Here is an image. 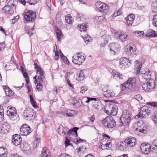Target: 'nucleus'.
Segmentation results:
<instances>
[{
    "label": "nucleus",
    "instance_id": "30",
    "mask_svg": "<svg viewBox=\"0 0 157 157\" xmlns=\"http://www.w3.org/2000/svg\"><path fill=\"white\" fill-rule=\"evenodd\" d=\"M10 109H13V112H12L11 111L7 110V115L9 117H10V116L16 117L17 115V111L15 108H13L12 107H10L9 108Z\"/></svg>",
    "mask_w": 157,
    "mask_h": 157
},
{
    "label": "nucleus",
    "instance_id": "49",
    "mask_svg": "<svg viewBox=\"0 0 157 157\" xmlns=\"http://www.w3.org/2000/svg\"><path fill=\"white\" fill-rule=\"evenodd\" d=\"M35 29L33 28H32L28 31H26V33L28 34L30 36H31L35 33Z\"/></svg>",
    "mask_w": 157,
    "mask_h": 157
},
{
    "label": "nucleus",
    "instance_id": "42",
    "mask_svg": "<svg viewBox=\"0 0 157 157\" xmlns=\"http://www.w3.org/2000/svg\"><path fill=\"white\" fill-rule=\"evenodd\" d=\"M72 104L74 106L77 108L81 106L82 104V102L80 100H76V102L73 103Z\"/></svg>",
    "mask_w": 157,
    "mask_h": 157
},
{
    "label": "nucleus",
    "instance_id": "55",
    "mask_svg": "<svg viewBox=\"0 0 157 157\" xmlns=\"http://www.w3.org/2000/svg\"><path fill=\"white\" fill-rule=\"evenodd\" d=\"M142 98V96L140 94H137L134 96V99L139 101L141 100Z\"/></svg>",
    "mask_w": 157,
    "mask_h": 157
},
{
    "label": "nucleus",
    "instance_id": "16",
    "mask_svg": "<svg viewBox=\"0 0 157 157\" xmlns=\"http://www.w3.org/2000/svg\"><path fill=\"white\" fill-rule=\"evenodd\" d=\"M12 141L15 145L17 146L21 144L22 139L20 135L16 134L13 136V138Z\"/></svg>",
    "mask_w": 157,
    "mask_h": 157
},
{
    "label": "nucleus",
    "instance_id": "13",
    "mask_svg": "<svg viewBox=\"0 0 157 157\" xmlns=\"http://www.w3.org/2000/svg\"><path fill=\"white\" fill-rule=\"evenodd\" d=\"M151 114L150 111L149 109H144V107L142 108L141 110L138 114L135 116L134 118H136V117L138 116V118H145L147 117Z\"/></svg>",
    "mask_w": 157,
    "mask_h": 157
},
{
    "label": "nucleus",
    "instance_id": "18",
    "mask_svg": "<svg viewBox=\"0 0 157 157\" xmlns=\"http://www.w3.org/2000/svg\"><path fill=\"white\" fill-rule=\"evenodd\" d=\"M135 18V16L133 14H130L125 18L127 24L128 26L131 25L133 22Z\"/></svg>",
    "mask_w": 157,
    "mask_h": 157
},
{
    "label": "nucleus",
    "instance_id": "37",
    "mask_svg": "<svg viewBox=\"0 0 157 157\" xmlns=\"http://www.w3.org/2000/svg\"><path fill=\"white\" fill-rule=\"evenodd\" d=\"M30 102L32 106L34 108H36L38 107V106L36 104L35 101L34 100L33 98V97L32 95H30L29 96Z\"/></svg>",
    "mask_w": 157,
    "mask_h": 157
},
{
    "label": "nucleus",
    "instance_id": "34",
    "mask_svg": "<svg viewBox=\"0 0 157 157\" xmlns=\"http://www.w3.org/2000/svg\"><path fill=\"white\" fill-rule=\"evenodd\" d=\"M84 77L85 75L83 72L82 71H81L78 74V75L76 79L78 81H81L84 79Z\"/></svg>",
    "mask_w": 157,
    "mask_h": 157
},
{
    "label": "nucleus",
    "instance_id": "32",
    "mask_svg": "<svg viewBox=\"0 0 157 157\" xmlns=\"http://www.w3.org/2000/svg\"><path fill=\"white\" fill-rule=\"evenodd\" d=\"M7 149L4 147H0V157H6Z\"/></svg>",
    "mask_w": 157,
    "mask_h": 157
},
{
    "label": "nucleus",
    "instance_id": "24",
    "mask_svg": "<svg viewBox=\"0 0 157 157\" xmlns=\"http://www.w3.org/2000/svg\"><path fill=\"white\" fill-rule=\"evenodd\" d=\"M147 84L149 92H150L155 88V82L154 80L152 79H150V80H149V81L147 82Z\"/></svg>",
    "mask_w": 157,
    "mask_h": 157
},
{
    "label": "nucleus",
    "instance_id": "45",
    "mask_svg": "<svg viewBox=\"0 0 157 157\" xmlns=\"http://www.w3.org/2000/svg\"><path fill=\"white\" fill-rule=\"evenodd\" d=\"M42 82H40L38 80L36 87V89L38 91H41L42 90V89L43 87V85L41 83Z\"/></svg>",
    "mask_w": 157,
    "mask_h": 157
},
{
    "label": "nucleus",
    "instance_id": "31",
    "mask_svg": "<svg viewBox=\"0 0 157 157\" xmlns=\"http://www.w3.org/2000/svg\"><path fill=\"white\" fill-rule=\"evenodd\" d=\"M145 73L144 75H142V77L144 79H145L146 80H147L148 79L150 80L151 79V72L150 71L148 70V71H145Z\"/></svg>",
    "mask_w": 157,
    "mask_h": 157
},
{
    "label": "nucleus",
    "instance_id": "43",
    "mask_svg": "<svg viewBox=\"0 0 157 157\" xmlns=\"http://www.w3.org/2000/svg\"><path fill=\"white\" fill-rule=\"evenodd\" d=\"M39 1V0H27V3L30 5H34Z\"/></svg>",
    "mask_w": 157,
    "mask_h": 157
},
{
    "label": "nucleus",
    "instance_id": "20",
    "mask_svg": "<svg viewBox=\"0 0 157 157\" xmlns=\"http://www.w3.org/2000/svg\"><path fill=\"white\" fill-rule=\"evenodd\" d=\"M3 89L4 90L7 96L11 97L13 95L14 92L13 91L11 90L8 86H4Z\"/></svg>",
    "mask_w": 157,
    "mask_h": 157
},
{
    "label": "nucleus",
    "instance_id": "11",
    "mask_svg": "<svg viewBox=\"0 0 157 157\" xmlns=\"http://www.w3.org/2000/svg\"><path fill=\"white\" fill-rule=\"evenodd\" d=\"M114 35L116 38L119 39L123 42L127 41L128 38L126 34L123 33L121 31L115 32Z\"/></svg>",
    "mask_w": 157,
    "mask_h": 157
},
{
    "label": "nucleus",
    "instance_id": "41",
    "mask_svg": "<svg viewBox=\"0 0 157 157\" xmlns=\"http://www.w3.org/2000/svg\"><path fill=\"white\" fill-rule=\"evenodd\" d=\"M123 120H122L121 118H120V121L122 123V124H124L125 125H128L130 122V118H122Z\"/></svg>",
    "mask_w": 157,
    "mask_h": 157
},
{
    "label": "nucleus",
    "instance_id": "2",
    "mask_svg": "<svg viewBox=\"0 0 157 157\" xmlns=\"http://www.w3.org/2000/svg\"><path fill=\"white\" fill-rule=\"evenodd\" d=\"M134 130L136 134L140 136H144L147 133V128L146 125L142 121H139L136 124Z\"/></svg>",
    "mask_w": 157,
    "mask_h": 157
},
{
    "label": "nucleus",
    "instance_id": "17",
    "mask_svg": "<svg viewBox=\"0 0 157 157\" xmlns=\"http://www.w3.org/2000/svg\"><path fill=\"white\" fill-rule=\"evenodd\" d=\"M102 90L104 95L106 97H113L114 96L115 94L113 91L110 90L105 87L102 89Z\"/></svg>",
    "mask_w": 157,
    "mask_h": 157
},
{
    "label": "nucleus",
    "instance_id": "56",
    "mask_svg": "<svg viewBox=\"0 0 157 157\" xmlns=\"http://www.w3.org/2000/svg\"><path fill=\"white\" fill-rule=\"evenodd\" d=\"M121 13V10L119 9L118 10H117L116 12H114V15L116 17L120 15Z\"/></svg>",
    "mask_w": 157,
    "mask_h": 157
},
{
    "label": "nucleus",
    "instance_id": "60",
    "mask_svg": "<svg viewBox=\"0 0 157 157\" xmlns=\"http://www.w3.org/2000/svg\"><path fill=\"white\" fill-rule=\"evenodd\" d=\"M65 146L66 147H67L69 145H70V141L67 138H66L65 141Z\"/></svg>",
    "mask_w": 157,
    "mask_h": 157
},
{
    "label": "nucleus",
    "instance_id": "44",
    "mask_svg": "<svg viewBox=\"0 0 157 157\" xmlns=\"http://www.w3.org/2000/svg\"><path fill=\"white\" fill-rule=\"evenodd\" d=\"M76 16L77 20L78 21H83L85 19V16L82 13H77Z\"/></svg>",
    "mask_w": 157,
    "mask_h": 157
},
{
    "label": "nucleus",
    "instance_id": "51",
    "mask_svg": "<svg viewBox=\"0 0 157 157\" xmlns=\"http://www.w3.org/2000/svg\"><path fill=\"white\" fill-rule=\"evenodd\" d=\"M88 90L87 87L85 86H82L81 87V90L80 92L82 94L84 93L86 91H87Z\"/></svg>",
    "mask_w": 157,
    "mask_h": 157
},
{
    "label": "nucleus",
    "instance_id": "6",
    "mask_svg": "<svg viewBox=\"0 0 157 157\" xmlns=\"http://www.w3.org/2000/svg\"><path fill=\"white\" fill-rule=\"evenodd\" d=\"M136 142V140L135 137L130 136L126 138L124 142L121 144V146L124 147L123 146L124 144H127L128 146L133 147L135 145Z\"/></svg>",
    "mask_w": 157,
    "mask_h": 157
},
{
    "label": "nucleus",
    "instance_id": "38",
    "mask_svg": "<svg viewBox=\"0 0 157 157\" xmlns=\"http://www.w3.org/2000/svg\"><path fill=\"white\" fill-rule=\"evenodd\" d=\"M152 11L155 13H157V1L154 2L151 4Z\"/></svg>",
    "mask_w": 157,
    "mask_h": 157
},
{
    "label": "nucleus",
    "instance_id": "46",
    "mask_svg": "<svg viewBox=\"0 0 157 157\" xmlns=\"http://www.w3.org/2000/svg\"><path fill=\"white\" fill-rule=\"evenodd\" d=\"M79 27L80 30L81 31L84 32L86 30L87 28V26L86 24L83 23L80 25Z\"/></svg>",
    "mask_w": 157,
    "mask_h": 157
},
{
    "label": "nucleus",
    "instance_id": "29",
    "mask_svg": "<svg viewBox=\"0 0 157 157\" xmlns=\"http://www.w3.org/2000/svg\"><path fill=\"white\" fill-rule=\"evenodd\" d=\"M76 110L68 109L67 111L66 116L67 117H73L77 113Z\"/></svg>",
    "mask_w": 157,
    "mask_h": 157
},
{
    "label": "nucleus",
    "instance_id": "64",
    "mask_svg": "<svg viewBox=\"0 0 157 157\" xmlns=\"http://www.w3.org/2000/svg\"><path fill=\"white\" fill-rule=\"evenodd\" d=\"M157 145V139L154 140L152 142V144L151 146Z\"/></svg>",
    "mask_w": 157,
    "mask_h": 157
},
{
    "label": "nucleus",
    "instance_id": "63",
    "mask_svg": "<svg viewBox=\"0 0 157 157\" xmlns=\"http://www.w3.org/2000/svg\"><path fill=\"white\" fill-rule=\"evenodd\" d=\"M59 157H71V156L65 153H62L61 154Z\"/></svg>",
    "mask_w": 157,
    "mask_h": 157
},
{
    "label": "nucleus",
    "instance_id": "1",
    "mask_svg": "<svg viewBox=\"0 0 157 157\" xmlns=\"http://www.w3.org/2000/svg\"><path fill=\"white\" fill-rule=\"evenodd\" d=\"M113 101L111 100L109 101L110 103L106 104L104 110L105 113H106L108 116L105 118H113L111 116H115L116 115L117 113V106L115 105V102H113Z\"/></svg>",
    "mask_w": 157,
    "mask_h": 157
},
{
    "label": "nucleus",
    "instance_id": "47",
    "mask_svg": "<svg viewBox=\"0 0 157 157\" xmlns=\"http://www.w3.org/2000/svg\"><path fill=\"white\" fill-rule=\"evenodd\" d=\"M56 47V51L55 50V46L54 47V49L53 50V52H55V55L54 56L55 59L56 60H58L59 58V52L57 50V48L56 46V45H55Z\"/></svg>",
    "mask_w": 157,
    "mask_h": 157
},
{
    "label": "nucleus",
    "instance_id": "12",
    "mask_svg": "<svg viewBox=\"0 0 157 157\" xmlns=\"http://www.w3.org/2000/svg\"><path fill=\"white\" fill-rule=\"evenodd\" d=\"M140 148L142 153L145 154H148L151 150V145L149 144L146 143L141 144L140 146Z\"/></svg>",
    "mask_w": 157,
    "mask_h": 157
},
{
    "label": "nucleus",
    "instance_id": "26",
    "mask_svg": "<svg viewBox=\"0 0 157 157\" xmlns=\"http://www.w3.org/2000/svg\"><path fill=\"white\" fill-rule=\"evenodd\" d=\"M41 157H51L49 150L46 148H43L41 151Z\"/></svg>",
    "mask_w": 157,
    "mask_h": 157
},
{
    "label": "nucleus",
    "instance_id": "53",
    "mask_svg": "<svg viewBox=\"0 0 157 157\" xmlns=\"http://www.w3.org/2000/svg\"><path fill=\"white\" fill-rule=\"evenodd\" d=\"M34 65L35 66V69L36 70V72H38V71L42 69L41 67L40 66L38 65L36 63L34 62Z\"/></svg>",
    "mask_w": 157,
    "mask_h": 157
},
{
    "label": "nucleus",
    "instance_id": "7",
    "mask_svg": "<svg viewBox=\"0 0 157 157\" xmlns=\"http://www.w3.org/2000/svg\"><path fill=\"white\" fill-rule=\"evenodd\" d=\"M125 83L126 85H125L128 87V89L132 91L135 90V87L136 84V82L135 78H129Z\"/></svg>",
    "mask_w": 157,
    "mask_h": 157
},
{
    "label": "nucleus",
    "instance_id": "5",
    "mask_svg": "<svg viewBox=\"0 0 157 157\" xmlns=\"http://www.w3.org/2000/svg\"><path fill=\"white\" fill-rule=\"evenodd\" d=\"M16 8V6L13 4H11V6L6 5L2 8V11L6 15L10 16L13 14Z\"/></svg>",
    "mask_w": 157,
    "mask_h": 157
},
{
    "label": "nucleus",
    "instance_id": "23",
    "mask_svg": "<svg viewBox=\"0 0 157 157\" xmlns=\"http://www.w3.org/2000/svg\"><path fill=\"white\" fill-rule=\"evenodd\" d=\"M54 30L56 34L57 40L58 41L61 40V36H62L63 33L60 29L56 26L54 27Z\"/></svg>",
    "mask_w": 157,
    "mask_h": 157
},
{
    "label": "nucleus",
    "instance_id": "36",
    "mask_svg": "<svg viewBox=\"0 0 157 157\" xmlns=\"http://www.w3.org/2000/svg\"><path fill=\"white\" fill-rule=\"evenodd\" d=\"M65 21L68 24H72L73 22V18L71 16H69L68 15L65 17Z\"/></svg>",
    "mask_w": 157,
    "mask_h": 157
},
{
    "label": "nucleus",
    "instance_id": "35",
    "mask_svg": "<svg viewBox=\"0 0 157 157\" xmlns=\"http://www.w3.org/2000/svg\"><path fill=\"white\" fill-rule=\"evenodd\" d=\"M118 44L114 43L111 44L109 46V49L111 50H118V49L120 48L118 47Z\"/></svg>",
    "mask_w": 157,
    "mask_h": 157
},
{
    "label": "nucleus",
    "instance_id": "33",
    "mask_svg": "<svg viewBox=\"0 0 157 157\" xmlns=\"http://www.w3.org/2000/svg\"><path fill=\"white\" fill-rule=\"evenodd\" d=\"M79 129V128L77 127H74L69 130L68 132V134H75L76 136H78L77 130Z\"/></svg>",
    "mask_w": 157,
    "mask_h": 157
},
{
    "label": "nucleus",
    "instance_id": "59",
    "mask_svg": "<svg viewBox=\"0 0 157 157\" xmlns=\"http://www.w3.org/2000/svg\"><path fill=\"white\" fill-rule=\"evenodd\" d=\"M126 85L125 83H123L122 85V86L121 87V90L122 91H124V90H125L126 89V88H128V87L126 86H125V85Z\"/></svg>",
    "mask_w": 157,
    "mask_h": 157
},
{
    "label": "nucleus",
    "instance_id": "21",
    "mask_svg": "<svg viewBox=\"0 0 157 157\" xmlns=\"http://www.w3.org/2000/svg\"><path fill=\"white\" fill-rule=\"evenodd\" d=\"M38 75V79L40 82H43L45 79L44 76V72L43 70H40L36 72Z\"/></svg>",
    "mask_w": 157,
    "mask_h": 157
},
{
    "label": "nucleus",
    "instance_id": "19",
    "mask_svg": "<svg viewBox=\"0 0 157 157\" xmlns=\"http://www.w3.org/2000/svg\"><path fill=\"white\" fill-rule=\"evenodd\" d=\"M93 108L94 109H100V106L101 103L99 100L96 98L95 100H94L91 103Z\"/></svg>",
    "mask_w": 157,
    "mask_h": 157
},
{
    "label": "nucleus",
    "instance_id": "9",
    "mask_svg": "<svg viewBox=\"0 0 157 157\" xmlns=\"http://www.w3.org/2000/svg\"><path fill=\"white\" fill-rule=\"evenodd\" d=\"M102 122L105 128H112L116 125V122L113 118H104Z\"/></svg>",
    "mask_w": 157,
    "mask_h": 157
},
{
    "label": "nucleus",
    "instance_id": "4",
    "mask_svg": "<svg viewBox=\"0 0 157 157\" xmlns=\"http://www.w3.org/2000/svg\"><path fill=\"white\" fill-rule=\"evenodd\" d=\"M24 16L25 22H34L36 18V13L33 11L29 10L24 13Z\"/></svg>",
    "mask_w": 157,
    "mask_h": 157
},
{
    "label": "nucleus",
    "instance_id": "52",
    "mask_svg": "<svg viewBox=\"0 0 157 157\" xmlns=\"http://www.w3.org/2000/svg\"><path fill=\"white\" fill-rule=\"evenodd\" d=\"M141 86L143 90L145 91H149L147 82L146 83L143 84Z\"/></svg>",
    "mask_w": 157,
    "mask_h": 157
},
{
    "label": "nucleus",
    "instance_id": "15",
    "mask_svg": "<svg viewBox=\"0 0 157 157\" xmlns=\"http://www.w3.org/2000/svg\"><path fill=\"white\" fill-rule=\"evenodd\" d=\"M100 147L102 149H108L110 148L111 144L110 141L108 140H101L100 142Z\"/></svg>",
    "mask_w": 157,
    "mask_h": 157
},
{
    "label": "nucleus",
    "instance_id": "3",
    "mask_svg": "<svg viewBox=\"0 0 157 157\" xmlns=\"http://www.w3.org/2000/svg\"><path fill=\"white\" fill-rule=\"evenodd\" d=\"M85 59L84 55L82 52L76 53L72 57V62L75 64L80 65Z\"/></svg>",
    "mask_w": 157,
    "mask_h": 157
},
{
    "label": "nucleus",
    "instance_id": "54",
    "mask_svg": "<svg viewBox=\"0 0 157 157\" xmlns=\"http://www.w3.org/2000/svg\"><path fill=\"white\" fill-rule=\"evenodd\" d=\"M86 99H87L86 100L85 102L86 103H88L90 102H91L92 103V101H93L94 100H95L96 98L87 97L86 98Z\"/></svg>",
    "mask_w": 157,
    "mask_h": 157
},
{
    "label": "nucleus",
    "instance_id": "40",
    "mask_svg": "<svg viewBox=\"0 0 157 157\" xmlns=\"http://www.w3.org/2000/svg\"><path fill=\"white\" fill-rule=\"evenodd\" d=\"M147 35L148 36L151 37H154L157 36L156 32L151 29L147 33Z\"/></svg>",
    "mask_w": 157,
    "mask_h": 157
},
{
    "label": "nucleus",
    "instance_id": "61",
    "mask_svg": "<svg viewBox=\"0 0 157 157\" xmlns=\"http://www.w3.org/2000/svg\"><path fill=\"white\" fill-rule=\"evenodd\" d=\"M62 13L61 11L58 12L56 14V18L59 19Z\"/></svg>",
    "mask_w": 157,
    "mask_h": 157
},
{
    "label": "nucleus",
    "instance_id": "48",
    "mask_svg": "<svg viewBox=\"0 0 157 157\" xmlns=\"http://www.w3.org/2000/svg\"><path fill=\"white\" fill-rule=\"evenodd\" d=\"M133 33L135 35V36L137 37L140 36L142 35H143L144 33V32L143 31H135L133 32Z\"/></svg>",
    "mask_w": 157,
    "mask_h": 157
},
{
    "label": "nucleus",
    "instance_id": "25",
    "mask_svg": "<svg viewBox=\"0 0 157 157\" xmlns=\"http://www.w3.org/2000/svg\"><path fill=\"white\" fill-rule=\"evenodd\" d=\"M135 116L132 117L131 112L128 110H124L122 113L121 116L120 118H131L132 117H134Z\"/></svg>",
    "mask_w": 157,
    "mask_h": 157
},
{
    "label": "nucleus",
    "instance_id": "50",
    "mask_svg": "<svg viewBox=\"0 0 157 157\" xmlns=\"http://www.w3.org/2000/svg\"><path fill=\"white\" fill-rule=\"evenodd\" d=\"M30 146L28 143H25L23 146V149L25 151H29L30 149Z\"/></svg>",
    "mask_w": 157,
    "mask_h": 157
},
{
    "label": "nucleus",
    "instance_id": "57",
    "mask_svg": "<svg viewBox=\"0 0 157 157\" xmlns=\"http://www.w3.org/2000/svg\"><path fill=\"white\" fill-rule=\"evenodd\" d=\"M151 150L153 152L157 153V145L151 146Z\"/></svg>",
    "mask_w": 157,
    "mask_h": 157
},
{
    "label": "nucleus",
    "instance_id": "62",
    "mask_svg": "<svg viewBox=\"0 0 157 157\" xmlns=\"http://www.w3.org/2000/svg\"><path fill=\"white\" fill-rule=\"evenodd\" d=\"M64 61V62L66 63V64L69 63V62L67 59V58L66 56L64 57V58L62 59Z\"/></svg>",
    "mask_w": 157,
    "mask_h": 157
},
{
    "label": "nucleus",
    "instance_id": "28",
    "mask_svg": "<svg viewBox=\"0 0 157 157\" xmlns=\"http://www.w3.org/2000/svg\"><path fill=\"white\" fill-rule=\"evenodd\" d=\"M136 62H137V63H136L135 66V70L136 71V74H138L140 73V71L142 63L140 62H138V61H136Z\"/></svg>",
    "mask_w": 157,
    "mask_h": 157
},
{
    "label": "nucleus",
    "instance_id": "58",
    "mask_svg": "<svg viewBox=\"0 0 157 157\" xmlns=\"http://www.w3.org/2000/svg\"><path fill=\"white\" fill-rule=\"evenodd\" d=\"M108 42V41L107 40L105 39H104V41L103 43H102L100 45V46L101 47H103L105 45L107 44Z\"/></svg>",
    "mask_w": 157,
    "mask_h": 157
},
{
    "label": "nucleus",
    "instance_id": "22",
    "mask_svg": "<svg viewBox=\"0 0 157 157\" xmlns=\"http://www.w3.org/2000/svg\"><path fill=\"white\" fill-rule=\"evenodd\" d=\"M127 52L130 54L131 56H134L136 55V49L135 47H133L131 46H129L127 48Z\"/></svg>",
    "mask_w": 157,
    "mask_h": 157
},
{
    "label": "nucleus",
    "instance_id": "8",
    "mask_svg": "<svg viewBox=\"0 0 157 157\" xmlns=\"http://www.w3.org/2000/svg\"><path fill=\"white\" fill-rule=\"evenodd\" d=\"M32 130L29 126L26 124H24L20 128V133L22 136H26L29 135Z\"/></svg>",
    "mask_w": 157,
    "mask_h": 157
},
{
    "label": "nucleus",
    "instance_id": "39",
    "mask_svg": "<svg viewBox=\"0 0 157 157\" xmlns=\"http://www.w3.org/2000/svg\"><path fill=\"white\" fill-rule=\"evenodd\" d=\"M83 39L84 41L86 44L92 42V38L89 35H85Z\"/></svg>",
    "mask_w": 157,
    "mask_h": 157
},
{
    "label": "nucleus",
    "instance_id": "10",
    "mask_svg": "<svg viewBox=\"0 0 157 157\" xmlns=\"http://www.w3.org/2000/svg\"><path fill=\"white\" fill-rule=\"evenodd\" d=\"M131 60H129L127 58L124 57L120 59V64L119 66L123 69L129 67L131 64Z\"/></svg>",
    "mask_w": 157,
    "mask_h": 157
},
{
    "label": "nucleus",
    "instance_id": "27",
    "mask_svg": "<svg viewBox=\"0 0 157 157\" xmlns=\"http://www.w3.org/2000/svg\"><path fill=\"white\" fill-rule=\"evenodd\" d=\"M112 74L113 77L116 79L122 78V75L119 72H117L115 70H113L112 71Z\"/></svg>",
    "mask_w": 157,
    "mask_h": 157
},
{
    "label": "nucleus",
    "instance_id": "14",
    "mask_svg": "<svg viewBox=\"0 0 157 157\" xmlns=\"http://www.w3.org/2000/svg\"><path fill=\"white\" fill-rule=\"evenodd\" d=\"M97 8L99 12H101L103 13L107 12L108 6L105 3L99 2L97 3Z\"/></svg>",
    "mask_w": 157,
    "mask_h": 157
}]
</instances>
